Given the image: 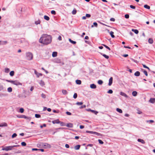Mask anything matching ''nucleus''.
I'll return each instance as SVG.
<instances>
[{"instance_id":"nucleus-1","label":"nucleus","mask_w":155,"mask_h":155,"mask_svg":"<svg viewBox=\"0 0 155 155\" xmlns=\"http://www.w3.org/2000/svg\"><path fill=\"white\" fill-rule=\"evenodd\" d=\"M52 41L51 37L47 34H43L39 40L40 43L45 45H47L51 43Z\"/></svg>"},{"instance_id":"nucleus-2","label":"nucleus","mask_w":155,"mask_h":155,"mask_svg":"<svg viewBox=\"0 0 155 155\" xmlns=\"http://www.w3.org/2000/svg\"><path fill=\"white\" fill-rule=\"evenodd\" d=\"M26 59L28 60H31L33 58L32 54L30 52H27L26 53Z\"/></svg>"},{"instance_id":"nucleus-3","label":"nucleus","mask_w":155,"mask_h":155,"mask_svg":"<svg viewBox=\"0 0 155 155\" xmlns=\"http://www.w3.org/2000/svg\"><path fill=\"white\" fill-rule=\"evenodd\" d=\"M20 146L19 145H13L12 146H10L6 147L5 148H3L2 149V150H5L6 151H8V150H12V148L15 147H19Z\"/></svg>"},{"instance_id":"nucleus-4","label":"nucleus","mask_w":155,"mask_h":155,"mask_svg":"<svg viewBox=\"0 0 155 155\" xmlns=\"http://www.w3.org/2000/svg\"><path fill=\"white\" fill-rule=\"evenodd\" d=\"M6 81L8 82H10L16 85H22V84L17 81H12L6 80Z\"/></svg>"},{"instance_id":"nucleus-5","label":"nucleus","mask_w":155,"mask_h":155,"mask_svg":"<svg viewBox=\"0 0 155 155\" xmlns=\"http://www.w3.org/2000/svg\"><path fill=\"white\" fill-rule=\"evenodd\" d=\"M86 132L87 133H89L94 134H95L97 135L98 136H100L101 135V134L96 132H94L92 131H87Z\"/></svg>"},{"instance_id":"nucleus-6","label":"nucleus","mask_w":155,"mask_h":155,"mask_svg":"<svg viewBox=\"0 0 155 155\" xmlns=\"http://www.w3.org/2000/svg\"><path fill=\"white\" fill-rule=\"evenodd\" d=\"M34 72L38 78L40 76H42V74L41 73H38L36 70H35Z\"/></svg>"},{"instance_id":"nucleus-7","label":"nucleus","mask_w":155,"mask_h":155,"mask_svg":"<svg viewBox=\"0 0 155 155\" xmlns=\"http://www.w3.org/2000/svg\"><path fill=\"white\" fill-rule=\"evenodd\" d=\"M42 146L44 147L45 148L51 147V145L47 143H43L42 144Z\"/></svg>"},{"instance_id":"nucleus-8","label":"nucleus","mask_w":155,"mask_h":155,"mask_svg":"<svg viewBox=\"0 0 155 155\" xmlns=\"http://www.w3.org/2000/svg\"><path fill=\"white\" fill-rule=\"evenodd\" d=\"M149 102L150 103L153 104L155 102V98H151L149 101Z\"/></svg>"},{"instance_id":"nucleus-9","label":"nucleus","mask_w":155,"mask_h":155,"mask_svg":"<svg viewBox=\"0 0 155 155\" xmlns=\"http://www.w3.org/2000/svg\"><path fill=\"white\" fill-rule=\"evenodd\" d=\"M112 82H113V78L111 77L110 78V79L109 80L108 85L109 86L111 85L112 84Z\"/></svg>"},{"instance_id":"nucleus-10","label":"nucleus","mask_w":155,"mask_h":155,"mask_svg":"<svg viewBox=\"0 0 155 155\" xmlns=\"http://www.w3.org/2000/svg\"><path fill=\"white\" fill-rule=\"evenodd\" d=\"M66 126L68 127L72 128L73 127V124L71 123H68Z\"/></svg>"},{"instance_id":"nucleus-11","label":"nucleus","mask_w":155,"mask_h":155,"mask_svg":"<svg viewBox=\"0 0 155 155\" xmlns=\"http://www.w3.org/2000/svg\"><path fill=\"white\" fill-rule=\"evenodd\" d=\"M120 94L121 96H124L126 98H127L128 97V96L125 93L123 92H121L120 93Z\"/></svg>"},{"instance_id":"nucleus-12","label":"nucleus","mask_w":155,"mask_h":155,"mask_svg":"<svg viewBox=\"0 0 155 155\" xmlns=\"http://www.w3.org/2000/svg\"><path fill=\"white\" fill-rule=\"evenodd\" d=\"M8 125L6 123L4 122L0 124V127H7Z\"/></svg>"},{"instance_id":"nucleus-13","label":"nucleus","mask_w":155,"mask_h":155,"mask_svg":"<svg viewBox=\"0 0 155 155\" xmlns=\"http://www.w3.org/2000/svg\"><path fill=\"white\" fill-rule=\"evenodd\" d=\"M52 123L53 124H59L60 123V121L58 119H57V120H54L52 121Z\"/></svg>"},{"instance_id":"nucleus-14","label":"nucleus","mask_w":155,"mask_h":155,"mask_svg":"<svg viewBox=\"0 0 155 155\" xmlns=\"http://www.w3.org/2000/svg\"><path fill=\"white\" fill-rule=\"evenodd\" d=\"M21 117L25 118L26 119H28L29 120H30L31 119V118L30 117H26L25 115H22Z\"/></svg>"},{"instance_id":"nucleus-15","label":"nucleus","mask_w":155,"mask_h":155,"mask_svg":"<svg viewBox=\"0 0 155 155\" xmlns=\"http://www.w3.org/2000/svg\"><path fill=\"white\" fill-rule=\"evenodd\" d=\"M90 87L92 89H95L96 88V86L94 84H92L90 85Z\"/></svg>"},{"instance_id":"nucleus-16","label":"nucleus","mask_w":155,"mask_h":155,"mask_svg":"<svg viewBox=\"0 0 155 155\" xmlns=\"http://www.w3.org/2000/svg\"><path fill=\"white\" fill-rule=\"evenodd\" d=\"M39 84L42 87L43 86L45 85L44 82L42 80L40 81V82H39Z\"/></svg>"},{"instance_id":"nucleus-17","label":"nucleus","mask_w":155,"mask_h":155,"mask_svg":"<svg viewBox=\"0 0 155 155\" xmlns=\"http://www.w3.org/2000/svg\"><path fill=\"white\" fill-rule=\"evenodd\" d=\"M137 141L138 142H140L143 144H144L145 143V142L144 141L143 139H138L137 140Z\"/></svg>"},{"instance_id":"nucleus-18","label":"nucleus","mask_w":155,"mask_h":155,"mask_svg":"<svg viewBox=\"0 0 155 155\" xmlns=\"http://www.w3.org/2000/svg\"><path fill=\"white\" fill-rule=\"evenodd\" d=\"M80 145H77L74 147V148L75 150H78L80 149Z\"/></svg>"},{"instance_id":"nucleus-19","label":"nucleus","mask_w":155,"mask_h":155,"mask_svg":"<svg viewBox=\"0 0 155 155\" xmlns=\"http://www.w3.org/2000/svg\"><path fill=\"white\" fill-rule=\"evenodd\" d=\"M57 52L56 51L53 52L52 54V56L53 57H55L57 56Z\"/></svg>"},{"instance_id":"nucleus-20","label":"nucleus","mask_w":155,"mask_h":155,"mask_svg":"<svg viewBox=\"0 0 155 155\" xmlns=\"http://www.w3.org/2000/svg\"><path fill=\"white\" fill-rule=\"evenodd\" d=\"M148 42L150 44H152L153 42V39L151 38H150L148 39Z\"/></svg>"},{"instance_id":"nucleus-21","label":"nucleus","mask_w":155,"mask_h":155,"mask_svg":"<svg viewBox=\"0 0 155 155\" xmlns=\"http://www.w3.org/2000/svg\"><path fill=\"white\" fill-rule=\"evenodd\" d=\"M62 93L64 95H66L68 93L67 91L65 90H62Z\"/></svg>"},{"instance_id":"nucleus-22","label":"nucleus","mask_w":155,"mask_h":155,"mask_svg":"<svg viewBox=\"0 0 155 155\" xmlns=\"http://www.w3.org/2000/svg\"><path fill=\"white\" fill-rule=\"evenodd\" d=\"M114 32L112 31H111L110 32V34L111 37L112 38H114L115 37L114 35Z\"/></svg>"},{"instance_id":"nucleus-23","label":"nucleus","mask_w":155,"mask_h":155,"mask_svg":"<svg viewBox=\"0 0 155 155\" xmlns=\"http://www.w3.org/2000/svg\"><path fill=\"white\" fill-rule=\"evenodd\" d=\"M76 83L78 84H81V82L80 80H77L76 81Z\"/></svg>"},{"instance_id":"nucleus-24","label":"nucleus","mask_w":155,"mask_h":155,"mask_svg":"<svg viewBox=\"0 0 155 155\" xmlns=\"http://www.w3.org/2000/svg\"><path fill=\"white\" fill-rule=\"evenodd\" d=\"M140 75V72L139 71H137L134 73V75L136 76H139Z\"/></svg>"},{"instance_id":"nucleus-25","label":"nucleus","mask_w":155,"mask_h":155,"mask_svg":"<svg viewBox=\"0 0 155 155\" xmlns=\"http://www.w3.org/2000/svg\"><path fill=\"white\" fill-rule=\"evenodd\" d=\"M69 41L71 43L73 44H75L76 43V42L75 41H74L71 40L70 38L69 39Z\"/></svg>"},{"instance_id":"nucleus-26","label":"nucleus","mask_w":155,"mask_h":155,"mask_svg":"<svg viewBox=\"0 0 155 155\" xmlns=\"http://www.w3.org/2000/svg\"><path fill=\"white\" fill-rule=\"evenodd\" d=\"M132 94L134 96H136L137 94V92L136 91H133L132 93Z\"/></svg>"},{"instance_id":"nucleus-27","label":"nucleus","mask_w":155,"mask_h":155,"mask_svg":"<svg viewBox=\"0 0 155 155\" xmlns=\"http://www.w3.org/2000/svg\"><path fill=\"white\" fill-rule=\"evenodd\" d=\"M101 55H102L103 56L104 58H106L107 59L109 58V56L107 55H106L103 54L102 53H101Z\"/></svg>"},{"instance_id":"nucleus-28","label":"nucleus","mask_w":155,"mask_h":155,"mask_svg":"<svg viewBox=\"0 0 155 155\" xmlns=\"http://www.w3.org/2000/svg\"><path fill=\"white\" fill-rule=\"evenodd\" d=\"M132 31L136 34H137L139 32L138 31L137 29H132Z\"/></svg>"},{"instance_id":"nucleus-29","label":"nucleus","mask_w":155,"mask_h":155,"mask_svg":"<svg viewBox=\"0 0 155 155\" xmlns=\"http://www.w3.org/2000/svg\"><path fill=\"white\" fill-rule=\"evenodd\" d=\"M7 43L6 41H1V45H4L7 44Z\"/></svg>"},{"instance_id":"nucleus-30","label":"nucleus","mask_w":155,"mask_h":155,"mask_svg":"<svg viewBox=\"0 0 155 155\" xmlns=\"http://www.w3.org/2000/svg\"><path fill=\"white\" fill-rule=\"evenodd\" d=\"M142 71L143 72L144 74H145V75L146 76H148V74L147 71L145 70H144L143 69H142Z\"/></svg>"},{"instance_id":"nucleus-31","label":"nucleus","mask_w":155,"mask_h":155,"mask_svg":"<svg viewBox=\"0 0 155 155\" xmlns=\"http://www.w3.org/2000/svg\"><path fill=\"white\" fill-rule=\"evenodd\" d=\"M144 7L146 8L147 9H150V7L147 5H144Z\"/></svg>"},{"instance_id":"nucleus-32","label":"nucleus","mask_w":155,"mask_h":155,"mask_svg":"<svg viewBox=\"0 0 155 155\" xmlns=\"http://www.w3.org/2000/svg\"><path fill=\"white\" fill-rule=\"evenodd\" d=\"M10 71L9 69L8 68H5V72L6 73H8Z\"/></svg>"},{"instance_id":"nucleus-33","label":"nucleus","mask_w":155,"mask_h":155,"mask_svg":"<svg viewBox=\"0 0 155 155\" xmlns=\"http://www.w3.org/2000/svg\"><path fill=\"white\" fill-rule=\"evenodd\" d=\"M44 18L46 20H47V21H48L49 20V17H48V16H46V15H45L44 16Z\"/></svg>"},{"instance_id":"nucleus-34","label":"nucleus","mask_w":155,"mask_h":155,"mask_svg":"<svg viewBox=\"0 0 155 155\" xmlns=\"http://www.w3.org/2000/svg\"><path fill=\"white\" fill-rule=\"evenodd\" d=\"M116 110L117 112H119L120 113H122V110L120 109H119V108H117L116 109Z\"/></svg>"},{"instance_id":"nucleus-35","label":"nucleus","mask_w":155,"mask_h":155,"mask_svg":"<svg viewBox=\"0 0 155 155\" xmlns=\"http://www.w3.org/2000/svg\"><path fill=\"white\" fill-rule=\"evenodd\" d=\"M59 124H60V125L61 126H66L65 124L63 122L60 121V123H59Z\"/></svg>"},{"instance_id":"nucleus-36","label":"nucleus","mask_w":155,"mask_h":155,"mask_svg":"<svg viewBox=\"0 0 155 155\" xmlns=\"http://www.w3.org/2000/svg\"><path fill=\"white\" fill-rule=\"evenodd\" d=\"M10 75L11 76H12L14 75V71H12L10 73Z\"/></svg>"},{"instance_id":"nucleus-37","label":"nucleus","mask_w":155,"mask_h":155,"mask_svg":"<svg viewBox=\"0 0 155 155\" xmlns=\"http://www.w3.org/2000/svg\"><path fill=\"white\" fill-rule=\"evenodd\" d=\"M76 12L77 10L75 9H74L72 11V13L73 15H75L76 13Z\"/></svg>"},{"instance_id":"nucleus-38","label":"nucleus","mask_w":155,"mask_h":155,"mask_svg":"<svg viewBox=\"0 0 155 155\" xmlns=\"http://www.w3.org/2000/svg\"><path fill=\"white\" fill-rule=\"evenodd\" d=\"M98 83L99 84L101 85L103 83V81L101 80H99L98 81Z\"/></svg>"},{"instance_id":"nucleus-39","label":"nucleus","mask_w":155,"mask_h":155,"mask_svg":"<svg viewBox=\"0 0 155 155\" xmlns=\"http://www.w3.org/2000/svg\"><path fill=\"white\" fill-rule=\"evenodd\" d=\"M142 65H143V67L145 68H147V69H148V70H149V71H150V68L147 67V66H146L145 65V64H142Z\"/></svg>"},{"instance_id":"nucleus-40","label":"nucleus","mask_w":155,"mask_h":155,"mask_svg":"<svg viewBox=\"0 0 155 155\" xmlns=\"http://www.w3.org/2000/svg\"><path fill=\"white\" fill-rule=\"evenodd\" d=\"M40 21L39 20H38L36 21L35 22V24L37 25L38 24H39L40 23Z\"/></svg>"},{"instance_id":"nucleus-41","label":"nucleus","mask_w":155,"mask_h":155,"mask_svg":"<svg viewBox=\"0 0 155 155\" xmlns=\"http://www.w3.org/2000/svg\"><path fill=\"white\" fill-rule=\"evenodd\" d=\"M7 90L8 92H10L12 91V89L11 87H9L8 88Z\"/></svg>"},{"instance_id":"nucleus-42","label":"nucleus","mask_w":155,"mask_h":155,"mask_svg":"<svg viewBox=\"0 0 155 155\" xmlns=\"http://www.w3.org/2000/svg\"><path fill=\"white\" fill-rule=\"evenodd\" d=\"M103 45L104 47H105L107 49H108L109 50H110V48L108 46H107V45H104V44H103L102 45Z\"/></svg>"},{"instance_id":"nucleus-43","label":"nucleus","mask_w":155,"mask_h":155,"mask_svg":"<svg viewBox=\"0 0 155 155\" xmlns=\"http://www.w3.org/2000/svg\"><path fill=\"white\" fill-rule=\"evenodd\" d=\"M35 117L38 118L41 117V115L40 114H36L35 115Z\"/></svg>"},{"instance_id":"nucleus-44","label":"nucleus","mask_w":155,"mask_h":155,"mask_svg":"<svg viewBox=\"0 0 155 155\" xmlns=\"http://www.w3.org/2000/svg\"><path fill=\"white\" fill-rule=\"evenodd\" d=\"M83 103L82 102H77L76 103V104L78 105H81L83 104Z\"/></svg>"},{"instance_id":"nucleus-45","label":"nucleus","mask_w":155,"mask_h":155,"mask_svg":"<svg viewBox=\"0 0 155 155\" xmlns=\"http://www.w3.org/2000/svg\"><path fill=\"white\" fill-rule=\"evenodd\" d=\"M4 89V87L2 85L0 84V91L3 90Z\"/></svg>"},{"instance_id":"nucleus-46","label":"nucleus","mask_w":155,"mask_h":155,"mask_svg":"<svg viewBox=\"0 0 155 155\" xmlns=\"http://www.w3.org/2000/svg\"><path fill=\"white\" fill-rule=\"evenodd\" d=\"M19 110L21 113H23L24 111V109L23 108H21Z\"/></svg>"},{"instance_id":"nucleus-47","label":"nucleus","mask_w":155,"mask_h":155,"mask_svg":"<svg viewBox=\"0 0 155 155\" xmlns=\"http://www.w3.org/2000/svg\"><path fill=\"white\" fill-rule=\"evenodd\" d=\"M98 141L99 142V143L101 144H103L104 143V142L102 140L100 139H99L98 140Z\"/></svg>"},{"instance_id":"nucleus-48","label":"nucleus","mask_w":155,"mask_h":155,"mask_svg":"<svg viewBox=\"0 0 155 155\" xmlns=\"http://www.w3.org/2000/svg\"><path fill=\"white\" fill-rule=\"evenodd\" d=\"M21 145L22 146H25L26 145V143L25 142H23L21 143Z\"/></svg>"},{"instance_id":"nucleus-49","label":"nucleus","mask_w":155,"mask_h":155,"mask_svg":"<svg viewBox=\"0 0 155 155\" xmlns=\"http://www.w3.org/2000/svg\"><path fill=\"white\" fill-rule=\"evenodd\" d=\"M17 136V135L16 133H14L12 135V138H14L15 137H16Z\"/></svg>"},{"instance_id":"nucleus-50","label":"nucleus","mask_w":155,"mask_h":155,"mask_svg":"<svg viewBox=\"0 0 155 155\" xmlns=\"http://www.w3.org/2000/svg\"><path fill=\"white\" fill-rule=\"evenodd\" d=\"M91 112L94 113L95 114H97L98 113L97 111L93 110H91Z\"/></svg>"},{"instance_id":"nucleus-51","label":"nucleus","mask_w":155,"mask_h":155,"mask_svg":"<svg viewBox=\"0 0 155 155\" xmlns=\"http://www.w3.org/2000/svg\"><path fill=\"white\" fill-rule=\"evenodd\" d=\"M77 97V93H74L73 95V97L75 99Z\"/></svg>"},{"instance_id":"nucleus-52","label":"nucleus","mask_w":155,"mask_h":155,"mask_svg":"<svg viewBox=\"0 0 155 155\" xmlns=\"http://www.w3.org/2000/svg\"><path fill=\"white\" fill-rule=\"evenodd\" d=\"M91 16V15L90 14H87L86 15V17L89 18Z\"/></svg>"},{"instance_id":"nucleus-53","label":"nucleus","mask_w":155,"mask_h":155,"mask_svg":"<svg viewBox=\"0 0 155 155\" xmlns=\"http://www.w3.org/2000/svg\"><path fill=\"white\" fill-rule=\"evenodd\" d=\"M41 97H42V98H45L46 97V96H45V95L44 94H43V93H42V94H41Z\"/></svg>"},{"instance_id":"nucleus-54","label":"nucleus","mask_w":155,"mask_h":155,"mask_svg":"<svg viewBox=\"0 0 155 155\" xmlns=\"http://www.w3.org/2000/svg\"><path fill=\"white\" fill-rule=\"evenodd\" d=\"M51 13L52 14L55 15L56 14V12L54 10H52L51 12Z\"/></svg>"},{"instance_id":"nucleus-55","label":"nucleus","mask_w":155,"mask_h":155,"mask_svg":"<svg viewBox=\"0 0 155 155\" xmlns=\"http://www.w3.org/2000/svg\"><path fill=\"white\" fill-rule=\"evenodd\" d=\"M107 93L109 94H112L113 93V91L112 90L110 89L108 91Z\"/></svg>"},{"instance_id":"nucleus-56","label":"nucleus","mask_w":155,"mask_h":155,"mask_svg":"<svg viewBox=\"0 0 155 155\" xmlns=\"http://www.w3.org/2000/svg\"><path fill=\"white\" fill-rule=\"evenodd\" d=\"M130 7L132 8V9H134L136 8V7L135 6H133V5H130Z\"/></svg>"},{"instance_id":"nucleus-57","label":"nucleus","mask_w":155,"mask_h":155,"mask_svg":"<svg viewBox=\"0 0 155 155\" xmlns=\"http://www.w3.org/2000/svg\"><path fill=\"white\" fill-rule=\"evenodd\" d=\"M125 17L126 18H128L129 17V15L128 14H126L125 15Z\"/></svg>"},{"instance_id":"nucleus-58","label":"nucleus","mask_w":155,"mask_h":155,"mask_svg":"<svg viewBox=\"0 0 155 155\" xmlns=\"http://www.w3.org/2000/svg\"><path fill=\"white\" fill-rule=\"evenodd\" d=\"M86 107V105H82V106H81V107H80V109H82V108H85Z\"/></svg>"},{"instance_id":"nucleus-59","label":"nucleus","mask_w":155,"mask_h":155,"mask_svg":"<svg viewBox=\"0 0 155 155\" xmlns=\"http://www.w3.org/2000/svg\"><path fill=\"white\" fill-rule=\"evenodd\" d=\"M46 124H43L42 125L40 126V127L41 128H42L43 127H46Z\"/></svg>"},{"instance_id":"nucleus-60","label":"nucleus","mask_w":155,"mask_h":155,"mask_svg":"<svg viewBox=\"0 0 155 155\" xmlns=\"http://www.w3.org/2000/svg\"><path fill=\"white\" fill-rule=\"evenodd\" d=\"M93 25L95 27H97V24L96 22H94Z\"/></svg>"},{"instance_id":"nucleus-61","label":"nucleus","mask_w":155,"mask_h":155,"mask_svg":"<svg viewBox=\"0 0 155 155\" xmlns=\"http://www.w3.org/2000/svg\"><path fill=\"white\" fill-rule=\"evenodd\" d=\"M154 121L153 120H147V122H150V123H152L154 122Z\"/></svg>"},{"instance_id":"nucleus-62","label":"nucleus","mask_w":155,"mask_h":155,"mask_svg":"<svg viewBox=\"0 0 155 155\" xmlns=\"http://www.w3.org/2000/svg\"><path fill=\"white\" fill-rule=\"evenodd\" d=\"M66 114L67 115H70L71 114V113H70V112H68V111L66 112Z\"/></svg>"},{"instance_id":"nucleus-63","label":"nucleus","mask_w":155,"mask_h":155,"mask_svg":"<svg viewBox=\"0 0 155 155\" xmlns=\"http://www.w3.org/2000/svg\"><path fill=\"white\" fill-rule=\"evenodd\" d=\"M110 20L111 21H115V19L114 18H110Z\"/></svg>"},{"instance_id":"nucleus-64","label":"nucleus","mask_w":155,"mask_h":155,"mask_svg":"<svg viewBox=\"0 0 155 155\" xmlns=\"http://www.w3.org/2000/svg\"><path fill=\"white\" fill-rule=\"evenodd\" d=\"M137 111H138V112H137V113L139 114H142V112L141 111H140L139 110H137Z\"/></svg>"}]
</instances>
